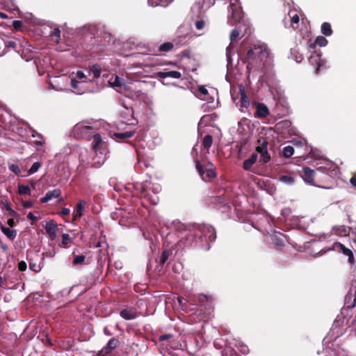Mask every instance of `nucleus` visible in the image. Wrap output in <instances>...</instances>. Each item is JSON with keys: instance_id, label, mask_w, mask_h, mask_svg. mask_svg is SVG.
<instances>
[{"instance_id": "obj_1", "label": "nucleus", "mask_w": 356, "mask_h": 356, "mask_svg": "<svg viewBox=\"0 0 356 356\" xmlns=\"http://www.w3.org/2000/svg\"><path fill=\"white\" fill-rule=\"evenodd\" d=\"M270 51L265 43L252 44L246 54L241 56V60L246 64L248 73L259 71L264 65V60L269 56Z\"/></svg>"}, {"instance_id": "obj_2", "label": "nucleus", "mask_w": 356, "mask_h": 356, "mask_svg": "<svg viewBox=\"0 0 356 356\" xmlns=\"http://www.w3.org/2000/svg\"><path fill=\"white\" fill-rule=\"evenodd\" d=\"M216 238V232L215 228L209 225H193L186 234V239L193 243L194 241L197 244L204 250H209V243L213 242Z\"/></svg>"}, {"instance_id": "obj_3", "label": "nucleus", "mask_w": 356, "mask_h": 356, "mask_svg": "<svg viewBox=\"0 0 356 356\" xmlns=\"http://www.w3.org/2000/svg\"><path fill=\"white\" fill-rule=\"evenodd\" d=\"M192 154H195V168L198 171L200 176L204 181H207V180L216 177V168L211 162H207L205 165H202L200 163L197 158V151L195 147L193 148Z\"/></svg>"}, {"instance_id": "obj_4", "label": "nucleus", "mask_w": 356, "mask_h": 356, "mask_svg": "<svg viewBox=\"0 0 356 356\" xmlns=\"http://www.w3.org/2000/svg\"><path fill=\"white\" fill-rule=\"evenodd\" d=\"M229 12L231 14L228 16L227 22L230 26L240 22L243 17V13L239 0H229Z\"/></svg>"}, {"instance_id": "obj_5", "label": "nucleus", "mask_w": 356, "mask_h": 356, "mask_svg": "<svg viewBox=\"0 0 356 356\" xmlns=\"http://www.w3.org/2000/svg\"><path fill=\"white\" fill-rule=\"evenodd\" d=\"M318 176L317 169L314 170L309 167H303L301 177L307 184L318 188H331L330 186H323L319 184V180H316V178L318 179Z\"/></svg>"}, {"instance_id": "obj_6", "label": "nucleus", "mask_w": 356, "mask_h": 356, "mask_svg": "<svg viewBox=\"0 0 356 356\" xmlns=\"http://www.w3.org/2000/svg\"><path fill=\"white\" fill-rule=\"evenodd\" d=\"M94 134V127L82 123L76 124L73 129V134L76 138L90 140Z\"/></svg>"}, {"instance_id": "obj_7", "label": "nucleus", "mask_w": 356, "mask_h": 356, "mask_svg": "<svg viewBox=\"0 0 356 356\" xmlns=\"http://www.w3.org/2000/svg\"><path fill=\"white\" fill-rule=\"evenodd\" d=\"M174 48L172 42H166L159 46L151 45L145 47V50L143 52L145 54H151L155 56L162 55L163 53L169 52Z\"/></svg>"}, {"instance_id": "obj_8", "label": "nucleus", "mask_w": 356, "mask_h": 356, "mask_svg": "<svg viewBox=\"0 0 356 356\" xmlns=\"http://www.w3.org/2000/svg\"><path fill=\"white\" fill-rule=\"evenodd\" d=\"M332 250H337L344 255L348 256V261L350 264H354L355 263V259L353 255V252L349 248H346L344 245L339 242H335L333 245Z\"/></svg>"}, {"instance_id": "obj_9", "label": "nucleus", "mask_w": 356, "mask_h": 356, "mask_svg": "<svg viewBox=\"0 0 356 356\" xmlns=\"http://www.w3.org/2000/svg\"><path fill=\"white\" fill-rule=\"evenodd\" d=\"M317 171H323L326 173L328 178L326 179L325 186H330L331 188L333 185V180L334 177L337 175V170L335 168L327 167V166H320L317 168Z\"/></svg>"}, {"instance_id": "obj_10", "label": "nucleus", "mask_w": 356, "mask_h": 356, "mask_svg": "<svg viewBox=\"0 0 356 356\" xmlns=\"http://www.w3.org/2000/svg\"><path fill=\"white\" fill-rule=\"evenodd\" d=\"M321 52L320 51L318 52L314 51L313 54L311 55V56L309 58V63L313 65H316V72L317 74L320 72L321 68L325 63V61L321 59Z\"/></svg>"}, {"instance_id": "obj_11", "label": "nucleus", "mask_w": 356, "mask_h": 356, "mask_svg": "<svg viewBox=\"0 0 356 356\" xmlns=\"http://www.w3.org/2000/svg\"><path fill=\"white\" fill-rule=\"evenodd\" d=\"M93 139L92 143V149L100 154H104L105 152V143L102 140V136L99 134H94L92 136Z\"/></svg>"}, {"instance_id": "obj_12", "label": "nucleus", "mask_w": 356, "mask_h": 356, "mask_svg": "<svg viewBox=\"0 0 356 356\" xmlns=\"http://www.w3.org/2000/svg\"><path fill=\"white\" fill-rule=\"evenodd\" d=\"M255 108H256V111L254 113V116L258 118H261V119L266 118L270 114L268 107L264 103H259V102L255 103Z\"/></svg>"}, {"instance_id": "obj_13", "label": "nucleus", "mask_w": 356, "mask_h": 356, "mask_svg": "<svg viewBox=\"0 0 356 356\" xmlns=\"http://www.w3.org/2000/svg\"><path fill=\"white\" fill-rule=\"evenodd\" d=\"M119 344V341L116 338H111L107 345L99 351L100 355H104L111 353Z\"/></svg>"}, {"instance_id": "obj_14", "label": "nucleus", "mask_w": 356, "mask_h": 356, "mask_svg": "<svg viewBox=\"0 0 356 356\" xmlns=\"http://www.w3.org/2000/svg\"><path fill=\"white\" fill-rule=\"evenodd\" d=\"M61 195V190L59 188H56L52 191H49L47 192L45 195L40 199L41 203H46L53 198L59 197Z\"/></svg>"}, {"instance_id": "obj_15", "label": "nucleus", "mask_w": 356, "mask_h": 356, "mask_svg": "<svg viewBox=\"0 0 356 356\" xmlns=\"http://www.w3.org/2000/svg\"><path fill=\"white\" fill-rule=\"evenodd\" d=\"M86 205V202L85 200H80L76 204V209L73 213V220L76 221L79 220V218L83 215V211Z\"/></svg>"}, {"instance_id": "obj_16", "label": "nucleus", "mask_w": 356, "mask_h": 356, "mask_svg": "<svg viewBox=\"0 0 356 356\" xmlns=\"http://www.w3.org/2000/svg\"><path fill=\"white\" fill-rule=\"evenodd\" d=\"M157 76L161 79L166 77L179 79L181 76V74L178 71L159 72H157Z\"/></svg>"}, {"instance_id": "obj_17", "label": "nucleus", "mask_w": 356, "mask_h": 356, "mask_svg": "<svg viewBox=\"0 0 356 356\" xmlns=\"http://www.w3.org/2000/svg\"><path fill=\"white\" fill-rule=\"evenodd\" d=\"M286 237L285 236L280 232L275 233L273 237L272 240L275 245L277 247H282L284 245Z\"/></svg>"}, {"instance_id": "obj_18", "label": "nucleus", "mask_w": 356, "mask_h": 356, "mask_svg": "<svg viewBox=\"0 0 356 356\" xmlns=\"http://www.w3.org/2000/svg\"><path fill=\"white\" fill-rule=\"evenodd\" d=\"M257 159V154L253 153L250 157L248 159H245L243 163V168L245 170H250L252 166V165L256 162Z\"/></svg>"}, {"instance_id": "obj_19", "label": "nucleus", "mask_w": 356, "mask_h": 356, "mask_svg": "<svg viewBox=\"0 0 356 356\" xmlns=\"http://www.w3.org/2000/svg\"><path fill=\"white\" fill-rule=\"evenodd\" d=\"M327 40L325 37L318 36L314 42L309 44V49H314L316 45H318L319 47H325L327 45Z\"/></svg>"}, {"instance_id": "obj_20", "label": "nucleus", "mask_w": 356, "mask_h": 356, "mask_svg": "<svg viewBox=\"0 0 356 356\" xmlns=\"http://www.w3.org/2000/svg\"><path fill=\"white\" fill-rule=\"evenodd\" d=\"M239 92L241 95L240 106L241 107L247 108L250 104V102L248 96L245 94V88L243 86L240 87Z\"/></svg>"}, {"instance_id": "obj_21", "label": "nucleus", "mask_w": 356, "mask_h": 356, "mask_svg": "<svg viewBox=\"0 0 356 356\" xmlns=\"http://www.w3.org/2000/svg\"><path fill=\"white\" fill-rule=\"evenodd\" d=\"M120 314L125 320H131L136 317V312L133 309H122Z\"/></svg>"}, {"instance_id": "obj_22", "label": "nucleus", "mask_w": 356, "mask_h": 356, "mask_svg": "<svg viewBox=\"0 0 356 356\" xmlns=\"http://www.w3.org/2000/svg\"><path fill=\"white\" fill-rule=\"evenodd\" d=\"M257 143L258 145L256 147V151L257 152H261L267 149L268 143L266 138L259 137L257 140Z\"/></svg>"}, {"instance_id": "obj_23", "label": "nucleus", "mask_w": 356, "mask_h": 356, "mask_svg": "<svg viewBox=\"0 0 356 356\" xmlns=\"http://www.w3.org/2000/svg\"><path fill=\"white\" fill-rule=\"evenodd\" d=\"M47 234L56 232H57V223L54 220H51L47 222L44 227Z\"/></svg>"}, {"instance_id": "obj_24", "label": "nucleus", "mask_w": 356, "mask_h": 356, "mask_svg": "<svg viewBox=\"0 0 356 356\" xmlns=\"http://www.w3.org/2000/svg\"><path fill=\"white\" fill-rule=\"evenodd\" d=\"M1 229L2 232L10 240H13L17 236V232L15 229H11L3 226L1 227Z\"/></svg>"}, {"instance_id": "obj_25", "label": "nucleus", "mask_w": 356, "mask_h": 356, "mask_svg": "<svg viewBox=\"0 0 356 356\" xmlns=\"http://www.w3.org/2000/svg\"><path fill=\"white\" fill-rule=\"evenodd\" d=\"M134 131H125L123 133H115L113 136L116 139L125 140L131 138L132 136H134Z\"/></svg>"}, {"instance_id": "obj_26", "label": "nucleus", "mask_w": 356, "mask_h": 356, "mask_svg": "<svg viewBox=\"0 0 356 356\" xmlns=\"http://www.w3.org/2000/svg\"><path fill=\"white\" fill-rule=\"evenodd\" d=\"M173 0H147L148 3L151 6H167Z\"/></svg>"}, {"instance_id": "obj_27", "label": "nucleus", "mask_w": 356, "mask_h": 356, "mask_svg": "<svg viewBox=\"0 0 356 356\" xmlns=\"http://www.w3.org/2000/svg\"><path fill=\"white\" fill-rule=\"evenodd\" d=\"M209 202L213 204L225 205L226 204V200L222 196H212L209 198Z\"/></svg>"}, {"instance_id": "obj_28", "label": "nucleus", "mask_w": 356, "mask_h": 356, "mask_svg": "<svg viewBox=\"0 0 356 356\" xmlns=\"http://www.w3.org/2000/svg\"><path fill=\"white\" fill-rule=\"evenodd\" d=\"M332 29L331 24L328 22H323L321 25V33L326 35L330 36L332 34Z\"/></svg>"}, {"instance_id": "obj_29", "label": "nucleus", "mask_w": 356, "mask_h": 356, "mask_svg": "<svg viewBox=\"0 0 356 356\" xmlns=\"http://www.w3.org/2000/svg\"><path fill=\"white\" fill-rule=\"evenodd\" d=\"M42 166V162L37 161L35 162L31 167V168L27 171V174L25 175H22V177L29 176L35 172H36L39 168Z\"/></svg>"}, {"instance_id": "obj_30", "label": "nucleus", "mask_w": 356, "mask_h": 356, "mask_svg": "<svg viewBox=\"0 0 356 356\" xmlns=\"http://www.w3.org/2000/svg\"><path fill=\"white\" fill-rule=\"evenodd\" d=\"M291 12L289 13V17L291 18V26L293 29H296L298 26V23L300 21L299 15L297 13H294L291 15Z\"/></svg>"}, {"instance_id": "obj_31", "label": "nucleus", "mask_w": 356, "mask_h": 356, "mask_svg": "<svg viewBox=\"0 0 356 356\" xmlns=\"http://www.w3.org/2000/svg\"><path fill=\"white\" fill-rule=\"evenodd\" d=\"M212 143H213V137L210 134H207L206 135L204 138H203V140H202V145L203 147L207 149H209L211 146L212 145Z\"/></svg>"}, {"instance_id": "obj_32", "label": "nucleus", "mask_w": 356, "mask_h": 356, "mask_svg": "<svg viewBox=\"0 0 356 356\" xmlns=\"http://www.w3.org/2000/svg\"><path fill=\"white\" fill-rule=\"evenodd\" d=\"M51 40L56 43H58L60 39V31L58 28H54L50 34Z\"/></svg>"}, {"instance_id": "obj_33", "label": "nucleus", "mask_w": 356, "mask_h": 356, "mask_svg": "<svg viewBox=\"0 0 356 356\" xmlns=\"http://www.w3.org/2000/svg\"><path fill=\"white\" fill-rule=\"evenodd\" d=\"M89 74H92L93 77L97 79L100 76L101 67L99 65H94L89 70Z\"/></svg>"}, {"instance_id": "obj_34", "label": "nucleus", "mask_w": 356, "mask_h": 356, "mask_svg": "<svg viewBox=\"0 0 356 356\" xmlns=\"http://www.w3.org/2000/svg\"><path fill=\"white\" fill-rule=\"evenodd\" d=\"M74 259L72 264L75 266L76 265H83L85 264L86 257L83 254L81 255H75L73 252Z\"/></svg>"}, {"instance_id": "obj_35", "label": "nucleus", "mask_w": 356, "mask_h": 356, "mask_svg": "<svg viewBox=\"0 0 356 356\" xmlns=\"http://www.w3.org/2000/svg\"><path fill=\"white\" fill-rule=\"evenodd\" d=\"M291 54L297 63H300L303 60V55L296 49H291Z\"/></svg>"}, {"instance_id": "obj_36", "label": "nucleus", "mask_w": 356, "mask_h": 356, "mask_svg": "<svg viewBox=\"0 0 356 356\" xmlns=\"http://www.w3.org/2000/svg\"><path fill=\"white\" fill-rule=\"evenodd\" d=\"M211 299V297H210V296H208L204 294H199L197 296L195 297L192 301L193 302V304H196L197 302H207V301L210 300Z\"/></svg>"}, {"instance_id": "obj_37", "label": "nucleus", "mask_w": 356, "mask_h": 356, "mask_svg": "<svg viewBox=\"0 0 356 356\" xmlns=\"http://www.w3.org/2000/svg\"><path fill=\"white\" fill-rule=\"evenodd\" d=\"M294 153V148L288 145L284 147L283 149V156L286 158H290Z\"/></svg>"}, {"instance_id": "obj_38", "label": "nucleus", "mask_w": 356, "mask_h": 356, "mask_svg": "<svg viewBox=\"0 0 356 356\" xmlns=\"http://www.w3.org/2000/svg\"><path fill=\"white\" fill-rule=\"evenodd\" d=\"M260 154L261 159L264 163H267L270 161V155L269 154L268 149L259 152Z\"/></svg>"}, {"instance_id": "obj_39", "label": "nucleus", "mask_w": 356, "mask_h": 356, "mask_svg": "<svg viewBox=\"0 0 356 356\" xmlns=\"http://www.w3.org/2000/svg\"><path fill=\"white\" fill-rule=\"evenodd\" d=\"M82 83V82H80L77 80H76L75 79H71V86L72 88L74 89V92L79 93V94H81V93H83V91H81L80 90V88H79V85Z\"/></svg>"}, {"instance_id": "obj_40", "label": "nucleus", "mask_w": 356, "mask_h": 356, "mask_svg": "<svg viewBox=\"0 0 356 356\" xmlns=\"http://www.w3.org/2000/svg\"><path fill=\"white\" fill-rule=\"evenodd\" d=\"M18 193L20 195H31V189L28 186L26 185H19L18 186Z\"/></svg>"}, {"instance_id": "obj_41", "label": "nucleus", "mask_w": 356, "mask_h": 356, "mask_svg": "<svg viewBox=\"0 0 356 356\" xmlns=\"http://www.w3.org/2000/svg\"><path fill=\"white\" fill-rule=\"evenodd\" d=\"M280 181L286 184L291 185L295 182V178L291 175H282L280 177Z\"/></svg>"}, {"instance_id": "obj_42", "label": "nucleus", "mask_w": 356, "mask_h": 356, "mask_svg": "<svg viewBox=\"0 0 356 356\" xmlns=\"http://www.w3.org/2000/svg\"><path fill=\"white\" fill-rule=\"evenodd\" d=\"M72 243V239L69 234H62V244L66 247L68 248L70 244Z\"/></svg>"}, {"instance_id": "obj_43", "label": "nucleus", "mask_w": 356, "mask_h": 356, "mask_svg": "<svg viewBox=\"0 0 356 356\" xmlns=\"http://www.w3.org/2000/svg\"><path fill=\"white\" fill-rule=\"evenodd\" d=\"M169 255H170V253L168 250H163L160 257L159 264L163 265L168 261Z\"/></svg>"}, {"instance_id": "obj_44", "label": "nucleus", "mask_w": 356, "mask_h": 356, "mask_svg": "<svg viewBox=\"0 0 356 356\" xmlns=\"http://www.w3.org/2000/svg\"><path fill=\"white\" fill-rule=\"evenodd\" d=\"M8 169L15 173L17 176H22L21 170L19 167L16 164H10L8 165Z\"/></svg>"}, {"instance_id": "obj_45", "label": "nucleus", "mask_w": 356, "mask_h": 356, "mask_svg": "<svg viewBox=\"0 0 356 356\" xmlns=\"http://www.w3.org/2000/svg\"><path fill=\"white\" fill-rule=\"evenodd\" d=\"M122 117L126 118L128 116H130L131 119L134 118V109L132 108L125 107V111H123L121 114Z\"/></svg>"}, {"instance_id": "obj_46", "label": "nucleus", "mask_w": 356, "mask_h": 356, "mask_svg": "<svg viewBox=\"0 0 356 356\" xmlns=\"http://www.w3.org/2000/svg\"><path fill=\"white\" fill-rule=\"evenodd\" d=\"M241 34V31L238 29H234L232 31L229 38L232 42L235 41Z\"/></svg>"}, {"instance_id": "obj_47", "label": "nucleus", "mask_w": 356, "mask_h": 356, "mask_svg": "<svg viewBox=\"0 0 356 356\" xmlns=\"http://www.w3.org/2000/svg\"><path fill=\"white\" fill-rule=\"evenodd\" d=\"M318 179H319L322 185H326L325 180L328 178V176H327L326 173H325L323 171H318Z\"/></svg>"}, {"instance_id": "obj_48", "label": "nucleus", "mask_w": 356, "mask_h": 356, "mask_svg": "<svg viewBox=\"0 0 356 356\" xmlns=\"http://www.w3.org/2000/svg\"><path fill=\"white\" fill-rule=\"evenodd\" d=\"M13 26L15 31H21L23 26V23L20 20H14L13 22Z\"/></svg>"}, {"instance_id": "obj_49", "label": "nucleus", "mask_w": 356, "mask_h": 356, "mask_svg": "<svg viewBox=\"0 0 356 356\" xmlns=\"http://www.w3.org/2000/svg\"><path fill=\"white\" fill-rule=\"evenodd\" d=\"M195 26L197 30H202L204 28L205 22L204 20L202 19L197 20L195 22Z\"/></svg>"}, {"instance_id": "obj_50", "label": "nucleus", "mask_w": 356, "mask_h": 356, "mask_svg": "<svg viewBox=\"0 0 356 356\" xmlns=\"http://www.w3.org/2000/svg\"><path fill=\"white\" fill-rule=\"evenodd\" d=\"M111 83L113 84L114 86H122V80L118 76H115V78H114V81L113 82H111V80L110 81Z\"/></svg>"}, {"instance_id": "obj_51", "label": "nucleus", "mask_w": 356, "mask_h": 356, "mask_svg": "<svg viewBox=\"0 0 356 356\" xmlns=\"http://www.w3.org/2000/svg\"><path fill=\"white\" fill-rule=\"evenodd\" d=\"M27 268V264L25 261H21L18 263V269L19 271H24Z\"/></svg>"}, {"instance_id": "obj_52", "label": "nucleus", "mask_w": 356, "mask_h": 356, "mask_svg": "<svg viewBox=\"0 0 356 356\" xmlns=\"http://www.w3.org/2000/svg\"><path fill=\"white\" fill-rule=\"evenodd\" d=\"M172 337V334H165L160 335L159 337V339L160 341H163L168 340V339H171Z\"/></svg>"}, {"instance_id": "obj_53", "label": "nucleus", "mask_w": 356, "mask_h": 356, "mask_svg": "<svg viewBox=\"0 0 356 356\" xmlns=\"http://www.w3.org/2000/svg\"><path fill=\"white\" fill-rule=\"evenodd\" d=\"M70 210L67 208H63L60 212V215L62 216H69Z\"/></svg>"}, {"instance_id": "obj_54", "label": "nucleus", "mask_w": 356, "mask_h": 356, "mask_svg": "<svg viewBox=\"0 0 356 356\" xmlns=\"http://www.w3.org/2000/svg\"><path fill=\"white\" fill-rule=\"evenodd\" d=\"M29 268L34 272H38L40 270L39 266H37L35 264L29 263Z\"/></svg>"}, {"instance_id": "obj_55", "label": "nucleus", "mask_w": 356, "mask_h": 356, "mask_svg": "<svg viewBox=\"0 0 356 356\" xmlns=\"http://www.w3.org/2000/svg\"><path fill=\"white\" fill-rule=\"evenodd\" d=\"M198 91L202 94V95H206L208 94V90L204 86H200L198 88Z\"/></svg>"}, {"instance_id": "obj_56", "label": "nucleus", "mask_w": 356, "mask_h": 356, "mask_svg": "<svg viewBox=\"0 0 356 356\" xmlns=\"http://www.w3.org/2000/svg\"><path fill=\"white\" fill-rule=\"evenodd\" d=\"M33 205V202L31 201H23L22 202V206L24 208H31Z\"/></svg>"}, {"instance_id": "obj_57", "label": "nucleus", "mask_w": 356, "mask_h": 356, "mask_svg": "<svg viewBox=\"0 0 356 356\" xmlns=\"http://www.w3.org/2000/svg\"><path fill=\"white\" fill-rule=\"evenodd\" d=\"M39 138H40V140H35L34 143L35 145H43L45 143V140L43 138V137L42 136H39Z\"/></svg>"}, {"instance_id": "obj_58", "label": "nucleus", "mask_w": 356, "mask_h": 356, "mask_svg": "<svg viewBox=\"0 0 356 356\" xmlns=\"http://www.w3.org/2000/svg\"><path fill=\"white\" fill-rule=\"evenodd\" d=\"M27 218L35 222L37 220L38 218L35 216L32 212H29L27 215Z\"/></svg>"}, {"instance_id": "obj_59", "label": "nucleus", "mask_w": 356, "mask_h": 356, "mask_svg": "<svg viewBox=\"0 0 356 356\" xmlns=\"http://www.w3.org/2000/svg\"><path fill=\"white\" fill-rule=\"evenodd\" d=\"M76 77L79 79H82L83 78H86V76L82 71H78L76 73Z\"/></svg>"}, {"instance_id": "obj_60", "label": "nucleus", "mask_w": 356, "mask_h": 356, "mask_svg": "<svg viewBox=\"0 0 356 356\" xmlns=\"http://www.w3.org/2000/svg\"><path fill=\"white\" fill-rule=\"evenodd\" d=\"M7 223L8 225L11 227H13L15 225V220L13 218H9L7 221Z\"/></svg>"}, {"instance_id": "obj_61", "label": "nucleus", "mask_w": 356, "mask_h": 356, "mask_svg": "<svg viewBox=\"0 0 356 356\" xmlns=\"http://www.w3.org/2000/svg\"><path fill=\"white\" fill-rule=\"evenodd\" d=\"M350 184L356 188V175L353 176L350 179Z\"/></svg>"}, {"instance_id": "obj_62", "label": "nucleus", "mask_w": 356, "mask_h": 356, "mask_svg": "<svg viewBox=\"0 0 356 356\" xmlns=\"http://www.w3.org/2000/svg\"><path fill=\"white\" fill-rule=\"evenodd\" d=\"M49 238L51 240V241H54L56 239V232H53V233H49V234H47Z\"/></svg>"}, {"instance_id": "obj_63", "label": "nucleus", "mask_w": 356, "mask_h": 356, "mask_svg": "<svg viewBox=\"0 0 356 356\" xmlns=\"http://www.w3.org/2000/svg\"><path fill=\"white\" fill-rule=\"evenodd\" d=\"M9 215L14 217V216H16L17 215V212L15 211H14L13 209H11L10 211H9Z\"/></svg>"}, {"instance_id": "obj_64", "label": "nucleus", "mask_w": 356, "mask_h": 356, "mask_svg": "<svg viewBox=\"0 0 356 356\" xmlns=\"http://www.w3.org/2000/svg\"><path fill=\"white\" fill-rule=\"evenodd\" d=\"M5 208H6V209L7 211H10L11 209H13L11 208V205H10V203H8V202L5 204Z\"/></svg>"}]
</instances>
